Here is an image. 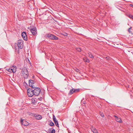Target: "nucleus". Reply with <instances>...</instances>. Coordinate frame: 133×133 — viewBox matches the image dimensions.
<instances>
[{"instance_id":"12","label":"nucleus","mask_w":133,"mask_h":133,"mask_svg":"<svg viewBox=\"0 0 133 133\" xmlns=\"http://www.w3.org/2000/svg\"><path fill=\"white\" fill-rule=\"evenodd\" d=\"M12 69V72L13 73H15L16 72V66H13L11 68Z\"/></svg>"},{"instance_id":"30","label":"nucleus","mask_w":133,"mask_h":133,"mask_svg":"<svg viewBox=\"0 0 133 133\" xmlns=\"http://www.w3.org/2000/svg\"><path fill=\"white\" fill-rule=\"evenodd\" d=\"M83 104H84L85 103V102H84L83 103Z\"/></svg>"},{"instance_id":"22","label":"nucleus","mask_w":133,"mask_h":133,"mask_svg":"<svg viewBox=\"0 0 133 133\" xmlns=\"http://www.w3.org/2000/svg\"><path fill=\"white\" fill-rule=\"evenodd\" d=\"M129 17L133 19V16L132 15H129Z\"/></svg>"},{"instance_id":"13","label":"nucleus","mask_w":133,"mask_h":133,"mask_svg":"<svg viewBox=\"0 0 133 133\" xmlns=\"http://www.w3.org/2000/svg\"><path fill=\"white\" fill-rule=\"evenodd\" d=\"M116 121L117 122H119L120 123H122V121L121 119L117 117V118L116 119Z\"/></svg>"},{"instance_id":"19","label":"nucleus","mask_w":133,"mask_h":133,"mask_svg":"<svg viewBox=\"0 0 133 133\" xmlns=\"http://www.w3.org/2000/svg\"><path fill=\"white\" fill-rule=\"evenodd\" d=\"M53 118L54 122H55V121H57L54 115L53 116Z\"/></svg>"},{"instance_id":"16","label":"nucleus","mask_w":133,"mask_h":133,"mask_svg":"<svg viewBox=\"0 0 133 133\" xmlns=\"http://www.w3.org/2000/svg\"><path fill=\"white\" fill-rule=\"evenodd\" d=\"M6 70H7L8 71L11 72L12 73V69H6Z\"/></svg>"},{"instance_id":"20","label":"nucleus","mask_w":133,"mask_h":133,"mask_svg":"<svg viewBox=\"0 0 133 133\" xmlns=\"http://www.w3.org/2000/svg\"><path fill=\"white\" fill-rule=\"evenodd\" d=\"M76 50L79 52L81 51V49L79 48H76Z\"/></svg>"},{"instance_id":"29","label":"nucleus","mask_w":133,"mask_h":133,"mask_svg":"<svg viewBox=\"0 0 133 133\" xmlns=\"http://www.w3.org/2000/svg\"><path fill=\"white\" fill-rule=\"evenodd\" d=\"M65 36H67V34H65V35H64Z\"/></svg>"},{"instance_id":"4","label":"nucleus","mask_w":133,"mask_h":133,"mask_svg":"<svg viewBox=\"0 0 133 133\" xmlns=\"http://www.w3.org/2000/svg\"><path fill=\"white\" fill-rule=\"evenodd\" d=\"M23 41L22 40H19L17 42V45L18 48L20 49H22L23 47Z\"/></svg>"},{"instance_id":"14","label":"nucleus","mask_w":133,"mask_h":133,"mask_svg":"<svg viewBox=\"0 0 133 133\" xmlns=\"http://www.w3.org/2000/svg\"><path fill=\"white\" fill-rule=\"evenodd\" d=\"M88 55L89 57L91 58H94V56L92 55V54L90 52L88 53Z\"/></svg>"},{"instance_id":"10","label":"nucleus","mask_w":133,"mask_h":133,"mask_svg":"<svg viewBox=\"0 0 133 133\" xmlns=\"http://www.w3.org/2000/svg\"><path fill=\"white\" fill-rule=\"evenodd\" d=\"M79 91V89H71L70 90L69 92V94L70 95H71L73 93H74V92H77L78 91Z\"/></svg>"},{"instance_id":"15","label":"nucleus","mask_w":133,"mask_h":133,"mask_svg":"<svg viewBox=\"0 0 133 133\" xmlns=\"http://www.w3.org/2000/svg\"><path fill=\"white\" fill-rule=\"evenodd\" d=\"M92 130L94 133H98L97 131L95 129H93Z\"/></svg>"},{"instance_id":"28","label":"nucleus","mask_w":133,"mask_h":133,"mask_svg":"<svg viewBox=\"0 0 133 133\" xmlns=\"http://www.w3.org/2000/svg\"><path fill=\"white\" fill-rule=\"evenodd\" d=\"M114 117H116V118H117V117H118L117 116H116V115H114Z\"/></svg>"},{"instance_id":"23","label":"nucleus","mask_w":133,"mask_h":133,"mask_svg":"<svg viewBox=\"0 0 133 133\" xmlns=\"http://www.w3.org/2000/svg\"><path fill=\"white\" fill-rule=\"evenodd\" d=\"M55 129H54L51 131L50 133H55Z\"/></svg>"},{"instance_id":"9","label":"nucleus","mask_w":133,"mask_h":133,"mask_svg":"<svg viewBox=\"0 0 133 133\" xmlns=\"http://www.w3.org/2000/svg\"><path fill=\"white\" fill-rule=\"evenodd\" d=\"M21 35L23 39L25 41H27V38L26 33L25 32H23L21 34Z\"/></svg>"},{"instance_id":"26","label":"nucleus","mask_w":133,"mask_h":133,"mask_svg":"<svg viewBox=\"0 0 133 133\" xmlns=\"http://www.w3.org/2000/svg\"><path fill=\"white\" fill-rule=\"evenodd\" d=\"M106 58L107 60H109L110 59V58L109 57H106Z\"/></svg>"},{"instance_id":"1","label":"nucleus","mask_w":133,"mask_h":133,"mask_svg":"<svg viewBox=\"0 0 133 133\" xmlns=\"http://www.w3.org/2000/svg\"><path fill=\"white\" fill-rule=\"evenodd\" d=\"M22 72L23 76L25 78H27L29 76V73L27 69L25 68H23Z\"/></svg>"},{"instance_id":"3","label":"nucleus","mask_w":133,"mask_h":133,"mask_svg":"<svg viewBox=\"0 0 133 133\" xmlns=\"http://www.w3.org/2000/svg\"><path fill=\"white\" fill-rule=\"evenodd\" d=\"M35 89L34 90H33V91L34 92V95L36 96H37L39 94L40 92L41 91V90L39 88H35Z\"/></svg>"},{"instance_id":"27","label":"nucleus","mask_w":133,"mask_h":133,"mask_svg":"<svg viewBox=\"0 0 133 133\" xmlns=\"http://www.w3.org/2000/svg\"><path fill=\"white\" fill-rule=\"evenodd\" d=\"M130 6L131 7H133V5L132 4H130Z\"/></svg>"},{"instance_id":"21","label":"nucleus","mask_w":133,"mask_h":133,"mask_svg":"<svg viewBox=\"0 0 133 133\" xmlns=\"http://www.w3.org/2000/svg\"><path fill=\"white\" fill-rule=\"evenodd\" d=\"M100 114L101 116L102 117H104V115L103 114L102 112H100Z\"/></svg>"},{"instance_id":"6","label":"nucleus","mask_w":133,"mask_h":133,"mask_svg":"<svg viewBox=\"0 0 133 133\" xmlns=\"http://www.w3.org/2000/svg\"><path fill=\"white\" fill-rule=\"evenodd\" d=\"M35 83H34V81L32 80H29V84L30 87L33 88H36V87L35 85Z\"/></svg>"},{"instance_id":"11","label":"nucleus","mask_w":133,"mask_h":133,"mask_svg":"<svg viewBox=\"0 0 133 133\" xmlns=\"http://www.w3.org/2000/svg\"><path fill=\"white\" fill-rule=\"evenodd\" d=\"M35 118L36 119L38 120H40L42 119V117L40 115H36L35 116Z\"/></svg>"},{"instance_id":"18","label":"nucleus","mask_w":133,"mask_h":133,"mask_svg":"<svg viewBox=\"0 0 133 133\" xmlns=\"http://www.w3.org/2000/svg\"><path fill=\"white\" fill-rule=\"evenodd\" d=\"M49 125L50 126H52L54 125V124L53 122H50V123L49 124Z\"/></svg>"},{"instance_id":"17","label":"nucleus","mask_w":133,"mask_h":133,"mask_svg":"<svg viewBox=\"0 0 133 133\" xmlns=\"http://www.w3.org/2000/svg\"><path fill=\"white\" fill-rule=\"evenodd\" d=\"M54 123L56 126H57V127H59L58 122L57 121H55V122Z\"/></svg>"},{"instance_id":"25","label":"nucleus","mask_w":133,"mask_h":133,"mask_svg":"<svg viewBox=\"0 0 133 133\" xmlns=\"http://www.w3.org/2000/svg\"><path fill=\"white\" fill-rule=\"evenodd\" d=\"M84 61L87 62H88V63H89L90 62V60L88 59H87V60L86 61Z\"/></svg>"},{"instance_id":"24","label":"nucleus","mask_w":133,"mask_h":133,"mask_svg":"<svg viewBox=\"0 0 133 133\" xmlns=\"http://www.w3.org/2000/svg\"><path fill=\"white\" fill-rule=\"evenodd\" d=\"M132 28V27H131L128 30V31L129 32V33H130V29H131Z\"/></svg>"},{"instance_id":"2","label":"nucleus","mask_w":133,"mask_h":133,"mask_svg":"<svg viewBox=\"0 0 133 133\" xmlns=\"http://www.w3.org/2000/svg\"><path fill=\"white\" fill-rule=\"evenodd\" d=\"M46 38L52 40H58V38L57 37L51 34H48L46 35Z\"/></svg>"},{"instance_id":"8","label":"nucleus","mask_w":133,"mask_h":133,"mask_svg":"<svg viewBox=\"0 0 133 133\" xmlns=\"http://www.w3.org/2000/svg\"><path fill=\"white\" fill-rule=\"evenodd\" d=\"M30 31L33 35H35L37 33L36 28L34 27L30 29Z\"/></svg>"},{"instance_id":"7","label":"nucleus","mask_w":133,"mask_h":133,"mask_svg":"<svg viewBox=\"0 0 133 133\" xmlns=\"http://www.w3.org/2000/svg\"><path fill=\"white\" fill-rule=\"evenodd\" d=\"M21 123L22 125L25 126H28L29 124V123L28 122L25 120L24 119L21 120Z\"/></svg>"},{"instance_id":"5","label":"nucleus","mask_w":133,"mask_h":133,"mask_svg":"<svg viewBox=\"0 0 133 133\" xmlns=\"http://www.w3.org/2000/svg\"><path fill=\"white\" fill-rule=\"evenodd\" d=\"M33 90L31 88H29L27 90L28 95L29 97H31L34 95Z\"/></svg>"}]
</instances>
